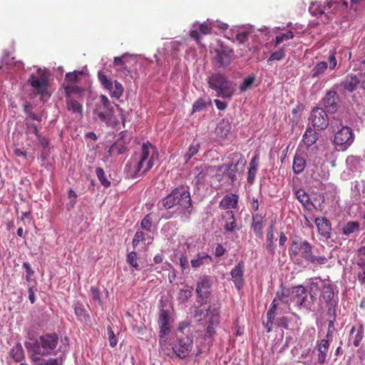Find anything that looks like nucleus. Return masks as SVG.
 Masks as SVG:
<instances>
[{
	"instance_id": "obj_37",
	"label": "nucleus",
	"mask_w": 365,
	"mask_h": 365,
	"mask_svg": "<svg viewBox=\"0 0 365 365\" xmlns=\"http://www.w3.org/2000/svg\"><path fill=\"white\" fill-rule=\"evenodd\" d=\"M359 230V223L355 221H349L346 222L341 228V233L349 236Z\"/></svg>"
},
{
	"instance_id": "obj_60",
	"label": "nucleus",
	"mask_w": 365,
	"mask_h": 365,
	"mask_svg": "<svg viewBox=\"0 0 365 365\" xmlns=\"http://www.w3.org/2000/svg\"><path fill=\"white\" fill-rule=\"evenodd\" d=\"M327 60H328V62L329 64V69L334 70L336 67V65H337V61H336V52L335 51L330 52Z\"/></svg>"
},
{
	"instance_id": "obj_9",
	"label": "nucleus",
	"mask_w": 365,
	"mask_h": 365,
	"mask_svg": "<svg viewBox=\"0 0 365 365\" xmlns=\"http://www.w3.org/2000/svg\"><path fill=\"white\" fill-rule=\"evenodd\" d=\"M334 285L326 283L323 285L321 297L327 307V314L335 315L336 307L338 304V297L334 294Z\"/></svg>"
},
{
	"instance_id": "obj_20",
	"label": "nucleus",
	"mask_w": 365,
	"mask_h": 365,
	"mask_svg": "<svg viewBox=\"0 0 365 365\" xmlns=\"http://www.w3.org/2000/svg\"><path fill=\"white\" fill-rule=\"evenodd\" d=\"M222 220L223 221V227L226 232L232 233L236 230H240L232 210H227L222 213Z\"/></svg>"
},
{
	"instance_id": "obj_63",
	"label": "nucleus",
	"mask_w": 365,
	"mask_h": 365,
	"mask_svg": "<svg viewBox=\"0 0 365 365\" xmlns=\"http://www.w3.org/2000/svg\"><path fill=\"white\" fill-rule=\"evenodd\" d=\"M211 24L213 28H217L218 29L221 31L226 30L228 28V25L224 22H222L220 21H214L211 19Z\"/></svg>"
},
{
	"instance_id": "obj_16",
	"label": "nucleus",
	"mask_w": 365,
	"mask_h": 365,
	"mask_svg": "<svg viewBox=\"0 0 365 365\" xmlns=\"http://www.w3.org/2000/svg\"><path fill=\"white\" fill-rule=\"evenodd\" d=\"M245 263L240 261L231 270L230 275L235 287L240 290L244 284Z\"/></svg>"
},
{
	"instance_id": "obj_12",
	"label": "nucleus",
	"mask_w": 365,
	"mask_h": 365,
	"mask_svg": "<svg viewBox=\"0 0 365 365\" xmlns=\"http://www.w3.org/2000/svg\"><path fill=\"white\" fill-rule=\"evenodd\" d=\"M292 302L299 308H308L310 302L308 301V292L302 285L292 287Z\"/></svg>"
},
{
	"instance_id": "obj_10",
	"label": "nucleus",
	"mask_w": 365,
	"mask_h": 365,
	"mask_svg": "<svg viewBox=\"0 0 365 365\" xmlns=\"http://www.w3.org/2000/svg\"><path fill=\"white\" fill-rule=\"evenodd\" d=\"M193 341L190 336L178 338L173 346V351L180 359H185L192 349Z\"/></svg>"
},
{
	"instance_id": "obj_3",
	"label": "nucleus",
	"mask_w": 365,
	"mask_h": 365,
	"mask_svg": "<svg viewBox=\"0 0 365 365\" xmlns=\"http://www.w3.org/2000/svg\"><path fill=\"white\" fill-rule=\"evenodd\" d=\"M155 148L148 141L143 143L138 160L134 163L133 169L130 174L131 178L143 176L153 166Z\"/></svg>"
},
{
	"instance_id": "obj_34",
	"label": "nucleus",
	"mask_w": 365,
	"mask_h": 365,
	"mask_svg": "<svg viewBox=\"0 0 365 365\" xmlns=\"http://www.w3.org/2000/svg\"><path fill=\"white\" fill-rule=\"evenodd\" d=\"M9 356L16 361L21 362L24 358V351L22 345L20 343H17L13 346L9 351Z\"/></svg>"
},
{
	"instance_id": "obj_57",
	"label": "nucleus",
	"mask_w": 365,
	"mask_h": 365,
	"mask_svg": "<svg viewBox=\"0 0 365 365\" xmlns=\"http://www.w3.org/2000/svg\"><path fill=\"white\" fill-rule=\"evenodd\" d=\"M26 133L27 134H34L36 136L39 135L38 127L34 123H26Z\"/></svg>"
},
{
	"instance_id": "obj_64",
	"label": "nucleus",
	"mask_w": 365,
	"mask_h": 365,
	"mask_svg": "<svg viewBox=\"0 0 365 365\" xmlns=\"http://www.w3.org/2000/svg\"><path fill=\"white\" fill-rule=\"evenodd\" d=\"M38 365H61V363L59 364L58 359H49L42 360Z\"/></svg>"
},
{
	"instance_id": "obj_17",
	"label": "nucleus",
	"mask_w": 365,
	"mask_h": 365,
	"mask_svg": "<svg viewBox=\"0 0 365 365\" xmlns=\"http://www.w3.org/2000/svg\"><path fill=\"white\" fill-rule=\"evenodd\" d=\"M327 262L328 259L324 255L315 248L314 246L312 245V249L308 253L305 262L313 266H320L325 264Z\"/></svg>"
},
{
	"instance_id": "obj_40",
	"label": "nucleus",
	"mask_w": 365,
	"mask_h": 365,
	"mask_svg": "<svg viewBox=\"0 0 365 365\" xmlns=\"http://www.w3.org/2000/svg\"><path fill=\"white\" fill-rule=\"evenodd\" d=\"M356 331V334L354 336L353 344L355 346H359L360 344V342L363 339L364 335V327L362 324H359V326L356 328L355 327H353L350 331V334L353 335L354 332Z\"/></svg>"
},
{
	"instance_id": "obj_8",
	"label": "nucleus",
	"mask_w": 365,
	"mask_h": 365,
	"mask_svg": "<svg viewBox=\"0 0 365 365\" xmlns=\"http://www.w3.org/2000/svg\"><path fill=\"white\" fill-rule=\"evenodd\" d=\"M98 79L103 88L109 91L112 98L119 99L123 96L124 88L118 81H113L103 71H98Z\"/></svg>"
},
{
	"instance_id": "obj_41",
	"label": "nucleus",
	"mask_w": 365,
	"mask_h": 365,
	"mask_svg": "<svg viewBox=\"0 0 365 365\" xmlns=\"http://www.w3.org/2000/svg\"><path fill=\"white\" fill-rule=\"evenodd\" d=\"M328 9L327 4L322 5L319 3L315 2L309 7V11L314 16L324 14L325 10Z\"/></svg>"
},
{
	"instance_id": "obj_25",
	"label": "nucleus",
	"mask_w": 365,
	"mask_h": 365,
	"mask_svg": "<svg viewBox=\"0 0 365 365\" xmlns=\"http://www.w3.org/2000/svg\"><path fill=\"white\" fill-rule=\"evenodd\" d=\"M292 190L294 191L296 198L304 207L309 209L311 206H314L310 200L309 195L304 189H297L296 187H294Z\"/></svg>"
},
{
	"instance_id": "obj_62",
	"label": "nucleus",
	"mask_w": 365,
	"mask_h": 365,
	"mask_svg": "<svg viewBox=\"0 0 365 365\" xmlns=\"http://www.w3.org/2000/svg\"><path fill=\"white\" fill-rule=\"evenodd\" d=\"M319 289V285L317 282H314V279H311V282L309 284V294L310 295V298L312 299L314 296L312 292H317Z\"/></svg>"
},
{
	"instance_id": "obj_19",
	"label": "nucleus",
	"mask_w": 365,
	"mask_h": 365,
	"mask_svg": "<svg viewBox=\"0 0 365 365\" xmlns=\"http://www.w3.org/2000/svg\"><path fill=\"white\" fill-rule=\"evenodd\" d=\"M212 282L210 277L208 276H203L200 279L197 283L196 292L200 298L202 300L207 299L211 292Z\"/></svg>"
},
{
	"instance_id": "obj_33",
	"label": "nucleus",
	"mask_w": 365,
	"mask_h": 365,
	"mask_svg": "<svg viewBox=\"0 0 365 365\" xmlns=\"http://www.w3.org/2000/svg\"><path fill=\"white\" fill-rule=\"evenodd\" d=\"M66 108L69 111L78 115L80 118L83 117V106L80 103L71 98H66Z\"/></svg>"
},
{
	"instance_id": "obj_18",
	"label": "nucleus",
	"mask_w": 365,
	"mask_h": 365,
	"mask_svg": "<svg viewBox=\"0 0 365 365\" xmlns=\"http://www.w3.org/2000/svg\"><path fill=\"white\" fill-rule=\"evenodd\" d=\"M215 55L213 58V64L218 67L225 66L230 63V57L233 53L232 50L225 48L215 49Z\"/></svg>"
},
{
	"instance_id": "obj_36",
	"label": "nucleus",
	"mask_w": 365,
	"mask_h": 365,
	"mask_svg": "<svg viewBox=\"0 0 365 365\" xmlns=\"http://www.w3.org/2000/svg\"><path fill=\"white\" fill-rule=\"evenodd\" d=\"M328 68L327 63L325 61H321L313 67L311 71V76L313 78H319L322 75H323Z\"/></svg>"
},
{
	"instance_id": "obj_7",
	"label": "nucleus",
	"mask_w": 365,
	"mask_h": 365,
	"mask_svg": "<svg viewBox=\"0 0 365 365\" xmlns=\"http://www.w3.org/2000/svg\"><path fill=\"white\" fill-rule=\"evenodd\" d=\"M339 125H331L332 131L335 133L334 142L336 145L343 146L344 149L349 147L354 140V135L352 129L348 126H344L341 124V120H336Z\"/></svg>"
},
{
	"instance_id": "obj_31",
	"label": "nucleus",
	"mask_w": 365,
	"mask_h": 365,
	"mask_svg": "<svg viewBox=\"0 0 365 365\" xmlns=\"http://www.w3.org/2000/svg\"><path fill=\"white\" fill-rule=\"evenodd\" d=\"M319 133L318 132L312 128H308L303 135L302 140L307 147H310L317 142V140L319 139Z\"/></svg>"
},
{
	"instance_id": "obj_14",
	"label": "nucleus",
	"mask_w": 365,
	"mask_h": 365,
	"mask_svg": "<svg viewBox=\"0 0 365 365\" xmlns=\"http://www.w3.org/2000/svg\"><path fill=\"white\" fill-rule=\"evenodd\" d=\"M158 324L160 326L159 343L161 346L166 343V336L170 332V327L169 324L168 312L161 309L159 314Z\"/></svg>"
},
{
	"instance_id": "obj_39",
	"label": "nucleus",
	"mask_w": 365,
	"mask_h": 365,
	"mask_svg": "<svg viewBox=\"0 0 365 365\" xmlns=\"http://www.w3.org/2000/svg\"><path fill=\"white\" fill-rule=\"evenodd\" d=\"M257 158L254 157L250 163V168L247 173V182L252 184L255 180L257 171Z\"/></svg>"
},
{
	"instance_id": "obj_6",
	"label": "nucleus",
	"mask_w": 365,
	"mask_h": 365,
	"mask_svg": "<svg viewBox=\"0 0 365 365\" xmlns=\"http://www.w3.org/2000/svg\"><path fill=\"white\" fill-rule=\"evenodd\" d=\"M312 244L299 237H296L292 240L290 247L289 248V255L290 259L299 263L301 262H306L308 253L312 249Z\"/></svg>"
},
{
	"instance_id": "obj_38",
	"label": "nucleus",
	"mask_w": 365,
	"mask_h": 365,
	"mask_svg": "<svg viewBox=\"0 0 365 365\" xmlns=\"http://www.w3.org/2000/svg\"><path fill=\"white\" fill-rule=\"evenodd\" d=\"M74 312L75 314L76 315L78 319L80 322L86 323L89 320V315L86 312V309H84L82 304L78 303L75 304Z\"/></svg>"
},
{
	"instance_id": "obj_51",
	"label": "nucleus",
	"mask_w": 365,
	"mask_h": 365,
	"mask_svg": "<svg viewBox=\"0 0 365 365\" xmlns=\"http://www.w3.org/2000/svg\"><path fill=\"white\" fill-rule=\"evenodd\" d=\"M200 31L204 35L210 34L212 33V26L211 24V19H207L206 21L203 22L200 25Z\"/></svg>"
},
{
	"instance_id": "obj_27",
	"label": "nucleus",
	"mask_w": 365,
	"mask_h": 365,
	"mask_svg": "<svg viewBox=\"0 0 365 365\" xmlns=\"http://www.w3.org/2000/svg\"><path fill=\"white\" fill-rule=\"evenodd\" d=\"M220 322V312H212L210 319L207 320V327L206 328V333L212 337L215 334V328L218 326Z\"/></svg>"
},
{
	"instance_id": "obj_35",
	"label": "nucleus",
	"mask_w": 365,
	"mask_h": 365,
	"mask_svg": "<svg viewBox=\"0 0 365 365\" xmlns=\"http://www.w3.org/2000/svg\"><path fill=\"white\" fill-rule=\"evenodd\" d=\"M292 287L291 288H285L282 287L281 291L277 292L276 293V297L274 299H277V302L280 301L281 302L288 304L289 301H292Z\"/></svg>"
},
{
	"instance_id": "obj_21",
	"label": "nucleus",
	"mask_w": 365,
	"mask_h": 365,
	"mask_svg": "<svg viewBox=\"0 0 365 365\" xmlns=\"http://www.w3.org/2000/svg\"><path fill=\"white\" fill-rule=\"evenodd\" d=\"M214 311L219 312V309L212 307L210 304L202 303L201 305L196 309L194 317L197 321H202L206 318L209 319Z\"/></svg>"
},
{
	"instance_id": "obj_54",
	"label": "nucleus",
	"mask_w": 365,
	"mask_h": 365,
	"mask_svg": "<svg viewBox=\"0 0 365 365\" xmlns=\"http://www.w3.org/2000/svg\"><path fill=\"white\" fill-rule=\"evenodd\" d=\"M255 81V77L253 76H249L244 79L243 82L240 86V91L244 92L247 88L251 87V86L253 84Z\"/></svg>"
},
{
	"instance_id": "obj_52",
	"label": "nucleus",
	"mask_w": 365,
	"mask_h": 365,
	"mask_svg": "<svg viewBox=\"0 0 365 365\" xmlns=\"http://www.w3.org/2000/svg\"><path fill=\"white\" fill-rule=\"evenodd\" d=\"M285 56V51L284 48H280L279 50L272 53L269 58H268V61H280L283 59Z\"/></svg>"
},
{
	"instance_id": "obj_13",
	"label": "nucleus",
	"mask_w": 365,
	"mask_h": 365,
	"mask_svg": "<svg viewBox=\"0 0 365 365\" xmlns=\"http://www.w3.org/2000/svg\"><path fill=\"white\" fill-rule=\"evenodd\" d=\"M28 82L38 95L44 96L48 94V78L43 74L38 76L31 73Z\"/></svg>"
},
{
	"instance_id": "obj_1",
	"label": "nucleus",
	"mask_w": 365,
	"mask_h": 365,
	"mask_svg": "<svg viewBox=\"0 0 365 365\" xmlns=\"http://www.w3.org/2000/svg\"><path fill=\"white\" fill-rule=\"evenodd\" d=\"M58 344V336L56 333H48L41 335L38 340H31L26 342L25 346L31 359L34 361L40 360L38 356H48L56 354L55 349Z\"/></svg>"
},
{
	"instance_id": "obj_49",
	"label": "nucleus",
	"mask_w": 365,
	"mask_h": 365,
	"mask_svg": "<svg viewBox=\"0 0 365 365\" xmlns=\"http://www.w3.org/2000/svg\"><path fill=\"white\" fill-rule=\"evenodd\" d=\"M294 38V34L292 31H289L285 34H281L275 37L274 46H277L279 43L283 42L284 41H287L289 39H292Z\"/></svg>"
},
{
	"instance_id": "obj_15",
	"label": "nucleus",
	"mask_w": 365,
	"mask_h": 365,
	"mask_svg": "<svg viewBox=\"0 0 365 365\" xmlns=\"http://www.w3.org/2000/svg\"><path fill=\"white\" fill-rule=\"evenodd\" d=\"M339 100V96L336 91L330 90L326 93L322 104L328 113H334L338 109Z\"/></svg>"
},
{
	"instance_id": "obj_28",
	"label": "nucleus",
	"mask_w": 365,
	"mask_h": 365,
	"mask_svg": "<svg viewBox=\"0 0 365 365\" xmlns=\"http://www.w3.org/2000/svg\"><path fill=\"white\" fill-rule=\"evenodd\" d=\"M240 164L242 166L245 164V160L242 157L236 163H234L232 161V163L225 165L226 168L224 170V175L229 178L232 182L236 180L237 168Z\"/></svg>"
},
{
	"instance_id": "obj_43",
	"label": "nucleus",
	"mask_w": 365,
	"mask_h": 365,
	"mask_svg": "<svg viewBox=\"0 0 365 365\" xmlns=\"http://www.w3.org/2000/svg\"><path fill=\"white\" fill-rule=\"evenodd\" d=\"M96 176L103 186L108 187L110 186V181L106 178V173L102 168L96 169Z\"/></svg>"
},
{
	"instance_id": "obj_32",
	"label": "nucleus",
	"mask_w": 365,
	"mask_h": 365,
	"mask_svg": "<svg viewBox=\"0 0 365 365\" xmlns=\"http://www.w3.org/2000/svg\"><path fill=\"white\" fill-rule=\"evenodd\" d=\"M307 163L305 158L301 155L296 153L292 164V170L294 174L302 173L306 167Z\"/></svg>"
},
{
	"instance_id": "obj_42",
	"label": "nucleus",
	"mask_w": 365,
	"mask_h": 365,
	"mask_svg": "<svg viewBox=\"0 0 365 365\" xmlns=\"http://www.w3.org/2000/svg\"><path fill=\"white\" fill-rule=\"evenodd\" d=\"M357 267V277L359 282L365 286V262L360 260V262H356Z\"/></svg>"
},
{
	"instance_id": "obj_50",
	"label": "nucleus",
	"mask_w": 365,
	"mask_h": 365,
	"mask_svg": "<svg viewBox=\"0 0 365 365\" xmlns=\"http://www.w3.org/2000/svg\"><path fill=\"white\" fill-rule=\"evenodd\" d=\"M279 305V302H277V299H274L268 312H267V320L272 321L274 319L276 309Z\"/></svg>"
},
{
	"instance_id": "obj_46",
	"label": "nucleus",
	"mask_w": 365,
	"mask_h": 365,
	"mask_svg": "<svg viewBox=\"0 0 365 365\" xmlns=\"http://www.w3.org/2000/svg\"><path fill=\"white\" fill-rule=\"evenodd\" d=\"M83 71H75L73 73H68L66 75L65 81L69 83H75L80 81L79 76L83 75Z\"/></svg>"
},
{
	"instance_id": "obj_26",
	"label": "nucleus",
	"mask_w": 365,
	"mask_h": 365,
	"mask_svg": "<svg viewBox=\"0 0 365 365\" xmlns=\"http://www.w3.org/2000/svg\"><path fill=\"white\" fill-rule=\"evenodd\" d=\"M212 262V258L205 252H199L196 255V258L191 259L190 264L192 268L197 269L204 264H209Z\"/></svg>"
},
{
	"instance_id": "obj_11",
	"label": "nucleus",
	"mask_w": 365,
	"mask_h": 365,
	"mask_svg": "<svg viewBox=\"0 0 365 365\" xmlns=\"http://www.w3.org/2000/svg\"><path fill=\"white\" fill-rule=\"evenodd\" d=\"M327 112L322 108L315 107L312 109L309 120L314 128L324 130L328 127L329 119Z\"/></svg>"
},
{
	"instance_id": "obj_30",
	"label": "nucleus",
	"mask_w": 365,
	"mask_h": 365,
	"mask_svg": "<svg viewBox=\"0 0 365 365\" xmlns=\"http://www.w3.org/2000/svg\"><path fill=\"white\" fill-rule=\"evenodd\" d=\"M264 222V216L261 214H255L252 216V227L256 235L261 236L262 235Z\"/></svg>"
},
{
	"instance_id": "obj_4",
	"label": "nucleus",
	"mask_w": 365,
	"mask_h": 365,
	"mask_svg": "<svg viewBox=\"0 0 365 365\" xmlns=\"http://www.w3.org/2000/svg\"><path fill=\"white\" fill-rule=\"evenodd\" d=\"M93 115L107 125H117L119 121L114 118V106L105 95L100 96V101L96 103Z\"/></svg>"
},
{
	"instance_id": "obj_53",
	"label": "nucleus",
	"mask_w": 365,
	"mask_h": 365,
	"mask_svg": "<svg viewBox=\"0 0 365 365\" xmlns=\"http://www.w3.org/2000/svg\"><path fill=\"white\" fill-rule=\"evenodd\" d=\"M90 296L93 300L98 302V304H101L102 302L101 299L100 290L98 287L93 286L91 287Z\"/></svg>"
},
{
	"instance_id": "obj_48",
	"label": "nucleus",
	"mask_w": 365,
	"mask_h": 365,
	"mask_svg": "<svg viewBox=\"0 0 365 365\" xmlns=\"http://www.w3.org/2000/svg\"><path fill=\"white\" fill-rule=\"evenodd\" d=\"M128 264L130 265L132 267L135 268V269H139V265L138 264V255L137 253L134 251L130 252L127 255V259H126Z\"/></svg>"
},
{
	"instance_id": "obj_24",
	"label": "nucleus",
	"mask_w": 365,
	"mask_h": 365,
	"mask_svg": "<svg viewBox=\"0 0 365 365\" xmlns=\"http://www.w3.org/2000/svg\"><path fill=\"white\" fill-rule=\"evenodd\" d=\"M339 86H341L349 92H353L359 86L358 76L353 74L348 75L346 78L339 83Z\"/></svg>"
},
{
	"instance_id": "obj_61",
	"label": "nucleus",
	"mask_w": 365,
	"mask_h": 365,
	"mask_svg": "<svg viewBox=\"0 0 365 365\" xmlns=\"http://www.w3.org/2000/svg\"><path fill=\"white\" fill-rule=\"evenodd\" d=\"M108 335L109 339V344L111 347H115L117 345L118 339L115 336L113 331L111 327L108 328Z\"/></svg>"
},
{
	"instance_id": "obj_55",
	"label": "nucleus",
	"mask_w": 365,
	"mask_h": 365,
	"mask_svg": "<svg viewBox=\"0 0 365 365\" xmlns=\"http://www.w3.org/2000/svg\"><path fill=\"white\" fill-rule=\"evenodd\" d=\"M180 266L183 272L188 273L190 272L189 261L185 255H182L180 257Z\"/></svg>"
},
{
	"instance_id": "obj_29",
	"label": "nucleus",
	"mask_w": 365,
	"mask_h": 365,
	"mask_svg": "<svg viewBox=\"0 0 365 365\" xmlns=\"http://www.w3.org/2000/svg\"><path fill=\"white\" fill-rule=\"evenodd\" d=\"M329 348V339H322L317 343L318 354V362L319 364H324L326 361L327 352Z\"/></svg>"
},
{
	"instance_id": "obj_23",
	"label": "nucleus",
	"mask_w": 365,
	"mask_h": 365,
	"mask_svg": "<svg viewBox=\"0 0 365 365\" xmlns=\"http://www.w3.org/2000/svg\"><path fill=\"white\" fill-rule=\"evenodd\" d=\"M238 195L230 193L223 197L220 202V208L222 210L235 209L237 207Z\"/></svg>"
},
{
	"instance_id": "obj_22",
	"label": "nucleus",
	"mask_w": 365,
	"mask_h": 365,
	"mask_svg": "<svg viewBox=\"0 0 365 365\" xmlns=\"http://www.w3.org/2000/svg\"><path fill=\"white\" fill-rule=\"evenodd\" d=\"M319 235L328 239L331 236V225L329 220L324 217H317L314 220Z\"/></svg>"
},
{
	"instance_id": "obj_58",
	"label": "nucleus",
	"mask_w": 365,
	"mask_h": 365,
	"mask_svg": "<svg viewBox=\"0 0 365 365\" xmlns=\"http://www.w3.org/2000/svg\"><path fill=\"white\" fill-rule=\"evenodd\" d=\"M143 240H145V234L142 231H138L133 237L132 244L135 247L139 245L140 242Z\"/></svg>"
},
{
	"instance_id": "obj_5",
	"label": "nucleus",
	"mask_w": 365,
	"mask_h": 365,
	"mask_svg": "<svg viewBox=\"0 0 365 365\" xmlns=\"http://www.w3.org/2000/svg\"><path fill=\"white\" fill-rule=\"evenodd\" d=\"M207 83L209 87L217 92V96L230 98L235 92L233 83L222 74L212 75L208 78Z\"/></svg>"
},
{
	"instance_id": "obj_47",
	"label": "nucleus",
	"mask_w": 365,
	"mask_h": 365,
	"mask_svg": "<svg viewBox=\"0 0 365 365\" xmlns=\"http://www.w3.org/2000/svg\"><path fill=\"white\" fill-rule=\"evenodd\" d=\"M141 228L148 232H151L153 227L151 213L147 214L142 220L140 223Z\"/></svg>"
},
{
	"instance_id": "obj_44",
	"label": "nucleus",
	"mask_w": 365,
	"mask_h": 365,
	"mask_svg": "<svg viewBox=\"0 0 365 365\" xmlns=\"http://www.w3.org/2000/svg\"><path fill=\"white\" fill-rule=\"evenodd\" d=\"M200 145L199 143L193 142L188 148L187 152L185 154V158L187 162L192 157L196 155L199 152Z\"/></svg>"
},
{
	"instance_id": "obj_2",
	"label": "nucleus",
	"mask_w": 365,
	"mask_h": 365,
	"mask_svg": "<svg viewBox=\"0 0 365 365\" xmlns=\"http://www.w3.org/2000/svg\"><path fill=\"white\" fill-rule=\"evenodd\" d=\"M160 205L166 210L179 205L182 210H187L190 213L192 208V200L189 187L180 185L175 188L158 203L159 207Z\"/></svg>"
},
{
	"instance_id": "obj_56",
	"label": "nucleus",
	"mask_w": 365,
	"mask_h": 365,
	"mask_svg": "<svg viewBox=\"0 0 365 365\" xmlns=\"http://www.w3.org/2000/svg\"><path fill=\"white\" fill-rule=\"evenodd\" d=\"M123 57L122 56H116L114 57L113 59V63L115 66H119L118 71H124L127 70V66L125 65V62L123 61Z\"/></svg>"
},
{
	"instance_id": "obj_45",
	"label": "nucleus",
	"mask_w": 365,
	"mask_h": 365,
	"mask_svg": "<svg viewBox=\"0 0 365 365\" xmlns=\"http://www.w3.org/2000/svg\"><path fill=\"white\" fill-rule=\"evenodd\" d=\"M65 93L66 96V98H71V96L73 93L78 94L82 91V89L74 85L73 83H69L65 86Z\"/></svg>"
},
{
	"instance_id": "obj_59",
	"label": "nucleus",
	"mask_w": 365,
	"mask_h": 365,
	"mask_svg": "<svg viewBox=\"0 0 365 365\" xmlns=\"http://www.w3.org/2000/svg\"><path fill=\"white\" fill-rule=\"evenodd\" d=\"M206 107V103L204 99H197L192 106V112L200 111Z\"/></svg>"
}]
</instances>
